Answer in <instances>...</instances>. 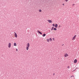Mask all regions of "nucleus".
<instances>
[{"label":"nucleus","instance_id":"393cba45","mask_svg":"<svg viewBox=\"0 0 79 79\" xmlns=\"http://www.w3.org/2000/svg\"><path fill=\"white\" fill-rule=\"evenodd\" d=\"M61 27V26L60 25L59 26V27Z\"/></svg>","mask_w":79,"mask_h":79},{"label":"nucleus","instance_id":"4468645a","mask_svg":"<svg viewBox=\"0 0 79 79\" xmlns=\"http://www.w3.org/2000/svg\"><path fill=\"white\" fill-rule=\"evenodd\" d=\"M49 40H50L51 41H52V38H49Z\"/></svg>","mask_w":79,"mask_h":79},{"label":"nucleus","instance_id":"f03ea898","mask_svg":"<svg viewBox=\"0 0 79 79\" xmlns=\"http://www.w3.org/2000/svg\"><path fill=\"white\" fill-rule=\"evenodd\" d=\"M11 44L10 43H9V44H8V46L9 48H10L11 47Z\"/></svg>","mask_w":79,"mask_h":79},{"label":"nucleus","instance_id":"bb28decb","mask_svg":"<svg viewBox=\"0 0 79 79\" xmlns=\"http://www.w3.org/2000/svg\"><path fill=\"white\" fill-rule=\"evenodd\" d=\"M75 4H73V6H74V5H75Z\"/></svg>","mask_w":79,"mask_h":79},{"label":"nucleus","instance_id":"f8f14e48","mask_svg":"<svg viewBox=\"0 0 79 79\" xmlns=\"http://www.w3.org/2000/svg\"><path fill=\"white\" fill-rule=\"evenodd\" d=\"M14 46H17V44H16V43H14Z\"/></svg>","mask_w":79,"mask_h":79},{"label":"nucleus","instance_id":"2eb2a0df","mask_svg":"<svg viewBox=\"0 0 79 79\" xmlns=\"http://www.w3.org/2000/svg\"><path fill=\"white\" fill-rule=\"evenodd\" d=\"M54 28V27H52V29H51V31H52L53 30Z\"/></svg>","mask_w":79,"mask_h":79},{"label":"nucleus","instance_id":"7ed1b4c3","mask_svg":"<svg viewBox=\"0 0 79 79\" xmlns=\"http://www.w3.org/2000/svg\"><path fill=\"white\" fill-rule=\"evenodd\" d=\"M76 38V35H75L74 37H73V38L72 39V40H75V38Z\"/></svg>","mask_w":79,"mask_h":79},{"label":"nucleus","instance_id":"20e7f679","mask_svg":"<svg viewBox=\"0 0 79 79\" xmlns=\"http://www.w3.org/2000/svg\"><path fill=\"white\" fill-rule=\"evenodd\" d=\"M14 33L15 34V37L17 38L18 36H17V33L16 32H14Z\"/></svg>","mask_w":79,"mask_h":79},{"label":"nucleus","instance_id":"b1692460","mask_svg":"<svg viewBox=\"0 0 79 79\" xmlns=\"http://www.w3.org/2000/svg\"><path fill=\"white\" fill-rule=\"evenodd\" d=\"M69 0H66V2H68V1Z\"/></svg>","mask_w":79,"mask_h":79},{"label":"nucleus","instance_id":"5701e85b","mask_svg":"<svg viewBox=\"0 0 79 79\" xmlns=\"http://www.w3.org/2000/svg\"><path fill=\"white\" fill-rule=\"evenodd\" d=\"M55 73H53V76H55Z\"/></svg>","mask_w":79,"mask_h":79},{"label":"nucleus","instance_id":"f3484780","mask_svg":"<svg viewBox=\"0 0 79 79\" xmlns=\"http://www.w3.org/2000/svg\"><path fill=\"white\" fill-rule=\"evenodd\" d=\"M39 11L40 12H42V10H39Z\"/></svg>","mask_w":79,"mask_h":79},{"label":"nucleus","instance_id":"aec40b11","mask_svg":"<svg viewBox=\"0 0 79 79\" xmlns=\"http://www.w3.org/2000/svg\"><path fill=\"white\" fill-rule=\"evenodd\" d=\"M52 39L53 40V41H55V38H53Z\"/></svg>","mask_w":79,"mask_h":79},{"label":"nucleus","instance_id":"4be33fe9","mask_svg":"<svg viewBox=\"0 0 79 79\" xmlns=\"http://www.w3.org/2000/svg\"><path fill=\"white\" fill-rule=\"evenodd\" d=\"M79 69V68H78L77 67V68H76L75 69Z\"/></svg>","mask_w":79,"mask_h":79},{"label":"nucleus","instance_id":"6e6552de","mask_svg":"<svg viewBox=\"0 0 79 79\" xmlns=\"http://www.w3.org/2000/svg\"><path fill=\"white\" fill-rule=\"evenodd\" d=\"M40 34L42 35V33H41V32H40V31H39V30H38L37 31Z\"/></svg>","mask_w":79,"mask_h":79},{"label":"nucleus","instance_id":"a211bd4d","mask_svg":"<svg viewBox=\"0 0 79 79\" xmlns=\"http://www.w3.org/2000/svg\"><path fill=\"white\" fill-rule=\"evenodd\" d=\"M73 77H74V76L73 75H72V76H71V77H70V78Z\"/></svg>","mask_w":79,"mask_h":79},{"label":"nucleus","instance_id":"423d86ee","mask_svg":"<svg viewBox=\"0 0 79 79\" xmlns=\"http://www.w3.org/2000/svg\"><path fill=\"white\" fill-rule=\"evenodd\" d=\"M77 59H75V60H74V63H77Z\"/></svg>","mask_w":79,"mask_h":79},{"label":"nucleus","instance_id":"0eeeda50","mask_svg":"<svg viewBox=\"0 0 79 79\" xmlns=\"http://www.w3.org/2000/svg\"><path fill=\"white\" fill-rule=\"evenodd\" d=\"M64 56L65 57H66L67 56H68V54L67 53H66L65 54V55H64Z\"/></svg>","mask_w":79,"mask_h":79},{"label":"nucleus","instance_id":"9b49d317","mask_svg":"<svg viewBox=\"0 0 79 79\" xmlns=\"http://www.w3.org/2000/svg\"><path fill=\"white\" fill-rule=\"evenodd\" d=\"M47 41L48 42H49L50 41V40L49 39H48L47 40Z\"/></svg>","mask_w":79,"mask_h":79},{"label":"nucleus","instance_id":"ddd939ff","mask_svg":"<svg viewBox=\"0 0 79 79\" xmlns=\"http://www.w3.org/2000/svg\"><path fill=\"white\" fill-rule=\"evenodd\" d=\"M53 30L55 31H56L57 30V29L56 28H54Z\"/></svg>","mask_w":79,"mask_h":79},{"label":"nucleus","instance_id":"9d476101","mask_svg":"<svg viewBox=\"0 0 79 79\" xmlns=\"http://www.w3.org/2000/svg\"><path fill=\"white\" fill-rule=\"evenodd\" d=\"M46 35V34H44L42 36L43 37H44Z\"/></svg>","mask_w":79,"mask_h":79},{"label":"nucleus","instance_id":"39448f33","mask_svg":"<svg viewBox=\"0 0 79 79\" xmlns=\"http://www.w3.org/2000/svg\"><path fill=\"white\" fill-rule=\"evenodd\" d=\"M48 21L49 23H52V21L51 20H48Z\"/></svg>","mask_w":79,"mask_h":79},{"label":"nucleus","instance_id":"a878e982","mask_svg":"<svg viewBox=\"0 0 79 79\" xmlns=\"http://www.w3.org/2000/svg\"><path fill=\"white\" fill-rule=\"evenodd\" d=\"M62 5L64 6V4H63Z\"/></svg>","mask_w":79,"mask_h":79},{"label":"nucleus","instance_id":"f257e3e1","mask_svg":"<svg viewBox=\"0 0 79 79\" xmlns=\"http://www.w3.org/2000/svg\"><path fill=\"white\" fill-rule=\"evenodd\" d=\"M30 44L29 43H28L27 44V47H26V49L27 50H28L29 49V47H30Z\"/></svg>","mask_w":79,"mask_h":79},{"label":"nucleus","instance_id":"c85d7f7f","mask_svg":"<svg viewBox=\"0 0 79 79\" xmlns=\"http://www.w3.org/2000/svg\"><path fill=\"white\" fill-rule=\"evenodd\" d=\"M64 45V44H63V45Z\"/></svg>","mask_w":79,"mask_h":79},{"label":"nucleus","instance_id":"dca6fc26","mask_svg":"<svg viewBox=\"0 0 79 79\" xmlns=\"http://www.w3.org/2000/svg\"><path fill=\"white\" fill-rule=\"evenodd\" d=\"M52 26L53 27H55V24H53Z\"/></svg>","mask_w":79,"mask_h":79},{"label":"nucleus","instance_id":"1a4fd4ad","mask_svg":"<svg viewBox=\"0 0 79 79\" xmlns=\"http://www.w3.org/2000/svg\"><path fill=\"white\" fill-rule=\"evenodd\" d=\"M55 27L56 28H57V27H58V24H56L55 25Z\"/></svg>","mask_w":79,"mask_h":79},{"label":"nucleus","instance_id":"cd10ccee","mask_svg":"<svg viewBox=\"0 0 79 79\" xmlns=\"http://www.w3.org/2000/svg\"><path fill=\"white\" fill-rule=\"evenodd\" d=\"M76 70V69H75L73 70V71H75Z\"/></svg>","mask_w":79,"mask_h":79},{"label":"nucleus","instance_id":"412c9836","mask_svg":"<svg viewBox=\"0 0 79 79\" xmlns=\"http://www.w3.org/2000/svg\"><path fill=\"white\" fill-rule=\"evenodd\" d=\"M16 50L17 52H18V49H16Z\"/></svg>","mask_w":79,"mask_h":79},{"label":"nucleus","instance_id":"6ab92c4d","mask_svg":"<svg viewBox=\"0 0 79 79\" xmlns=\"http://www.w3.org/2000/svg\"><path fill=\"white\" fill-rule=\"evenodd\" d=\"M67 68H68V69H69V66H68V67H67Z\"/></svg>","mask_w":79,"mask_h":79}]
</instances>
